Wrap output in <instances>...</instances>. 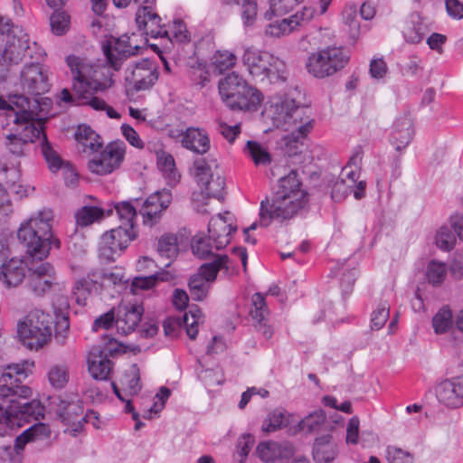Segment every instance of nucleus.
I'll return each instance as SVG.
<instances>
[{
    "label": "nucleus",
    "mask_w": 463,
    "mask_h": 463,
    "mask_svg": "<svg viewBox=\"0 0 463 463\" xmlns=\"http://www.w3.org/2000/svg\"><path fill=\"white\" fill-rule=\"evenodd\" d=\"M158 70L155 61L142 59L128 64L124 71V85L126 93L146 90L152 88L158 80Z\"/></svg>",
    "instance_id": "obj_13"
},
{
    "label": "nucleus",
    "mask_w": 463,
    "mask_h": 463,
    "mask_svg": "<svg viewBox=\"0 0 463 463\" xmlns=\"http://www.w3.org/2000/svg\"><path fill=\"white\" fill-rule=\"evenodd\" d=\"M57 284L56 270L51 263H34L28 269L27 287L33 295L43 297Z\"/></svg>",
    "instance_id": "obj_18"
},
{
    "label": "nucleus",
    "mask_w": 463,
    "mask_h": 463,
    "mask_svg": "<svg viewBox=\"0 0 463 463\" xmlns=\"http://www.w3.org/2000/svg\"><path fill=\"white\" fill-rule=\"evenodd\" d=\"M326 420V413L323 410H317L307 417L299 423V427L303 430L312 432L317 430Z\"/></svg>",
    "instance_id": "obj_60"
},
{
    "label": "nucleus",
    "mask_w": 463,
    "mask_h": 463,
    "mask_svg": "<svg viewBox=\"0 0 463 463\" xmlns=\"http://www.w3.org/2000/svg\"><path fill=\"white\" fill-rule=\"evenodd\" d=\"M41 136H43V155L46 160V163L48 164L49 169L55 173L58 170H61L68 161L62 160L60 155L51 146L43 131Z\"/></svg>",
    "instance_id": "obj_45"
},
{
    "label": "nucleus",
    "mask_w": 463,
    "mask_h": 463,
    "mask_svg": "<svg viewBox=\"0 0 463 463\" xmlns=\"http://www.w3.org/2000/svg\"><path fill=\"white\" fill-rule=\"evenodd\" d=\"M75 139L83 146V152L95 154L103 147L102 137L94 131L90 126L79 125L75 132Z\"/></svg>",
    "instance_id": "obj_34"
},
{
    "label": "nucleus",
    "mask_w": 463,
    "mask_h": 463,
    "mask_svg": "<svg viewBox=\"0 0 463 463\" xmlns=\"http://www.w3.org/2000/svg\"><path fill=\"white\" fill-rule=\"evenodd\" d=\"M245 150L256 165H266L271 161L269 152L255 141H248Z\"/></svg>",
    "instance_id": "obj_55"
},
{
    "label": "nucleus",
    "mask_w": 463,
    "mask_h": 463,
    "mask_svg": "<svg viewBox=\"0 0 463 463\" xmlns=\"http://www.w3.org/2000/svg\"><path fill=\"white\" fill-rule=\"evenodd\" d=\"M83 411V402L80 400H60L56 407V413L59 419L65 425H68L65 432H69L71 436L75 437L81 431Z\"/></svg>",
    "instance_id": "obj_22"
},
{
    "label": "nucleus",
    "mask_w": 463,
    "mask_h": 463,
    "mask_svg": "<svg viewBox=\"0 0 463 463\" xmlns=\"http://www.w3.org/2000/svg\"><path fill=\"white\" fill-rule=\"evenodd\" d=\"M70 334V321L68 316L63 314L56 316L54 341L59 345L67 343Z\"/></svg>",
    "instance_id": "obj_57"
},
{
    "label": "nucleus",
    "mask_w": 463,
    "mask_h": 463,
    "mask_svg": "<svg viewBox=\"0 0 463 463\" xmlns=\"http://www.w3.org/2000/svg\"><path fill=\"white\" fill-rule=\"evenodd\" d=\"M157 166L167 179L170 185L178 183L180 175L175 168V163L173 156L167 152L160 151L156 154Z\"/></svg>",
    "instance_id": "obj_40"
},
{
    "label": "nucleus",
    "mask_w": 463,
    "mask_h": 463,
    "mask_svg": "<svg viewBox=\"0 0 463 463\" xmlns=\"http://www.w3.org/2000/svg\"><path fill=\"white\" fill-rule=\"evenodd\" d=\"M168 274L156 273L145 277H136L131 283L130 290L133 294H138L140 290L149 289L155 286L157 280H167Z\"/></svg>",
    "instance_id": "obj_53"
},
{
    "label": "nucleus",
    "mask_w": 463,
    "mask_h": 463,
    "mask_svg": "<svg viewBox=\"0 0 463 463\" xmlns=\"http://www.w3.org/2000/svg\"><path fill=\"white\" fill-rule=\"evenodd\" d=\"M228 255H215L213 260L206 262L198 269V272L189 279V290L192 298L195 301L203 300L210 289V285L216 279L221 269L228 271L230 268Z\"/></svg>",
    "instance_id": "obj_12"
},
{
    "label": "nucleus",
    "mask_w": 463,
    "mask_h": 463,
    "mask_svg": "<svg viewBox=\"0 0 463 463\" xmlns=\"http://www.w3.org/2000/svg\"><path fill=\"white\" fill-rule=\"evenodd\" d=\"M307 202L308 194L302 189L298 172L291 170L288 175L279 178L271 201L267 199L260 203V223L261 227H267L271 220L292 219Z\"/></svg>",
    "instance_id": "obj_3"
},
{
    "label": "nucleus",
    "mask_w": 463,
    "mask_h": 463,
    "mask_svg": "<svg viewBox=\"0 0 463 463\" xmlns=\"http://www.w3.org/2000/svg\"><path fill=\"white\" fill-rule=\"evenodd\" d=\"M331 436L325 435L316 439L313 446V458L317 463H329L335 458V451L330 443Z\"/></svg>",
    "instance_id": "obj_37"
},
{
    "label": "nucleus",
    "mask_w": 463,
    "mask_h": 463,
    "mask_svg": "<svg viewBox=\"0 0 463 463\" xmlns=\"http://www.w3.org/2000/svg\"><path fill=\"white\" fill-rule=\"evenodd\" d=\"M52 105V99L46 97L31 101L20 94L11 95L8 99L0 96V111L12 112L14 116H38L39 113L47 112Z\"/></svg>",
    "instance_id": "obj_17"
},
{
    "label": "nucleus",
    "mask_w": 463,
    "mask_h": 463,
    "mask_svg": "<svg viewBox=\"0 0 463 463\" xmlns=\"http://www.w3.org/2000/svg\"><path fill=\"white\" fill-rule=\"evenodd\" d=\"M172 202V194L169 190L163 189L150 194L142 204L139 210L143 217V223L152 227L156 224Z\"/></svg>",
    "instance_id": "obj_21"
},
{
    "label": "nucleus",
    "mask_w": 463,
    "mask_h": 463,
    "mask_svg": "<svg viewBox=\"0 0 463 463\" xmlns=\"http://www.w3.org/2000/svg\"><path fill=\"white\" fill-rule=\"evenodd\" d=\"M237 56L234 52L228 50H219L214 52L211 59L212 65L222 73L235 66Z\"/></svg>",
    "instance_id": "obj_46"
},
{
    "label": "nucleus",
    "mask_w": 463,
    "mask_h": 463,
    "mask_svg": "<svg viewBox=\"0 0 463 463\" xmlns=\"http://www.w3.org/2000/svg\"><path fill=\"white\" fill-rule=\"evenodd\" d=\"M210 241V237L207 239L202 235H195L191 243L193 253L200 259L212 257L211 261L213 260L216 254L213 253L214 244L213 245Z\"/></svg>",
    "instance_id": "obj_50"
},
{
    "label": "nucleus",
    "mask_w": 463,
    "mask_h": 463,
    "mask_svg": "<svg viewBox=\"0 0 463 463\" xmlns=\"http://www.w3.org/2000/svg\"><path fill=\"white\" fill-rule=\"evenodd\" d=\"M167 37L171 43H185L190 42L191 36L185 24L180 19H175L168 29L163 28L162 37Z\"/></svg>",
    "instance_id": "obj_42"
},
{
    "label": "nucleus",
    "mask_w": 463,
    "mask_h": 463,
    "mask_svg": "<svg viewBox=\"0 0 463 463\" xmlns=\"http://www.w3.org/2000/svg\"><path fill=\"white\" fill-rule=\"evenodd\" d=\"M27 377L19 364H10L0 369V420L9 425H21L29 417L38 420L43 415V406L37 400L28 401L32 389L22 384Z\"/></svg>",
    "instance_id": "obj_2"
},
{
    "label": "nucleus",
    "mask_w": 463,
    "mask_h": 463,
    "mask_svg": "<svg viewBox=\"0 0 463 463\" xmlns=\"http://www.w3.org/2000/svg\"><path fill=\"white\" fill-rule=\"evenodd\" d=\"M279 442L275 441H263L260 442L256 449L259 458L267 463L274 462L279 459Z\"/></svg>",
    "instance_id": "obj_56"
},
{
    "label": "nucleus",
    "mask_w": 463,
    "mask_h": 463,
    "mask_svg": "<svg viewBox=\"0 0 463 463\" xmlns=\"http://www.w3.org/2000/svg\"><path fill=\"white\" fill-rule=\"evenodd\" d=\"M315 10L304 5L294 14L281 19L270 20L264 28V35L269 39H281L299 30L303 24L313 18Z\"/></svg>",
    "instance_id": "obj_16"
},
{
    "label": "nucleus",
    "mask_w": 463,
    "mask_h": 463,
    "mask_svg": "<svg viewBox=\"0 0 463 463\" xmlns=\"http://www.w3.org/2000/svg\"><path fill=\"white\" fill-rule=\"evenodd\" d=\"M224 187L225 180L221 172L201 186L203 193H205L208 197H214L217 199L223 198Z\"/></svg>",
    "instance_id": "obj_54"
},
{
    "label": "nucleus",
    "mask_w": 463,
    "mask_h": 463,
    "mask_svg": "<svg viewBox=\"0 0 463 463\" xmlns=\"http://www.w3.org/2000/svg\"><path fill=\"white\" fill-rule=\"evenodd\" d=\"M120 383L126 395L134 396L139 392L141 385L139 384V373L137 364H133L130 370L125 373Z\"/></svg>",
    "instance_id": "obj_48"
},
{
    "label": "nucleus",
    "mask_w": 463,
    "mask_h": 463,
    "mask_svg": "<svg viewBox=\"0 0 463 463\" xmlns=\"http://www.w3.org/2000/svg\"><path fill=\"white\" fill-rule=\"evenodd\" d=\"M237 230L236 226L229 223L227 220L219 214L212 218L208 224V232L210 240L214 243V249L221 250L231 241V236Z\"/></svg>",
    "instance_id": "obj_26"
},
{
    "label": "nucleus",
    "mask_w": 463,
    "mask_h": 463,
    "mask_svg": "<svg viewBox=\"0 0 463 463\" xmlns=\"http://www.w3.org/2000/svg\"><path fill=\"white\" fill-rule=\"evenodd\" d=\"M195 323V319H194L193 322H189L187 313H184L181 317H170L163 323L164 332L166 336L174 338L178 335L182 328H184L189 338L194 340L198 334Z\"/></svg>",
    "instance_id": "obj_32"
},
{
    "label": "nucleus",
    "mask_w": 463,
    "mask_h": 463,
    "mask_svg": "<svg viewBox=\"0 0 463 463\" xmlns=\"http://www.w3.org/2000/svg\"><path fill=\"white\" fill-rule=\"evenodd\" d=\"M126 145L122 141H112L103 146L88 162V169L92 174L106 175L119 168L124 161Z\"/></svg>",
    "instance_id": "obj_14"
},
{
    "label": "nucleus",
    "mask_w": 463,
    "mask_h": 463,
    "mask_svg": "<svg viewBox=\"0 0 463 463\" xmlns=\"http://www.w3.org/2000/svg\"><path fill=\"white\" fill-rule=\"evenodd\" d=\"M114 208L122 222V226L126 228L135 229V220L137 218V209L130 202L122 201L115 203Z\"/></svg>",
    "instance_id": "obj_44"
},
{
    "label": "nucleus",
    "mask_w": 463,
    "mask_h": 463,
    "mask_svg": "<svg viewBox=\"0 0 463 463\" xmlns=\"http://www.w3.org/2000/svg\"><path fill=\"white\" fill-rule=\"evenodd\" d=\"M220 172L218 161L212 155L207 157L197 158L194 162V178L200 186Z\"/></svg>",
    "instance_id": "obj_35"
},
{
    "label": "nucleus",
    "mask_w": 463,
    "mask_h": 463,
    "mask_svg": "<svg viewBox=\"0 0 463 463\" xmlns=\"http://www.w3.org/2000/svg\"><path fill=\"white\" fill-rule=\"evenodd\" d=\"M344 23L348 25L351 35L354 38L359 34L360 24L357 20V6L348 5L343 10Z\"/></svg>",
    "instance_id": "obj_59"
},
{
    "label": "nucleus",
    "mask_w": 463,
    "mask_h": 463,
    "mask_svg": "<svg viewBox=\"0 0 463 463\" xmlns=\"http://www.w3.org/2000/svg\"><path fill=\"white\" fill-rule=\"evenodd\" d=\"M138 8L136 14V22L142 33L149 35L152 38H161L163 27L161 18L155 12L153 5L155 4H144Z\"/></svg>",
    "instance_id": "obj_24"
},
{
    "label": "nucleus",
    "mask_w": 463,
    "mask_h": 463,
    "mask_svg": "<svg viewBox=\"0 0 463 463\" xmlns=\"http://www.w3.org/2000/svg\"><path fill=\"white\" fill-rule=\"evenodd\" d=\"M252 309L250 315L255 321V328L266 339H270L273 335V328L269 325V310L266 305L265 298L260 293H255L252 296Z\"/></svg>",
    "instance_id": "obj_28"
},
{
    "label": "nucleus",
    "mask_w": 463,
    "mask_h": 463,
    "mask_svg": "<svg viewBox=\"0 0 463 463\" xmlns=\"http://www.w3.org/2000/svg\"><path fill=\"white\" fill-rule=\"evenodd\" d=\"M390 317V307L386 302L381 303L373 312L371 318V327L373 330L381 329L387 322Z\"/></svg>",
    "instance_id": "obj_63"
},
{
    "label": "nucleus",
    "mask_w": 463,
    "mask_h": 463,
    "mask_svg": "<svg viewBox=\"0 0 463 463\" xmlns=\"http://www.w3.org/2000/svg\"><path fill=\"white\" fill-rule=\"evenodd\" d=\"M52 211L43 209L20 226L17 237L33 259L43 260L49 255L52 245L60 247V241L52 231Z\"/></svg>",
    "instance_id": "obj_4"
},
{
    "label": "nucleus",
    "mask_w": 463,
    "mask_h": 463,
    "mask_svg": "<svg viewBox=\"0 0 463 463\" xmlns=\"http://www.w3.org/2000/svg\"><path fill=\"white\" fill-rule=\"evenodd\" d=\"M414 127L411 118H397L392 125L391 144L397 152H402L411 142Z\"/></svg>",
    "instance_id": "obj_29"
},
{
    "label": "nucleus",
    "mask_w": 463,
    "mask_h": 463,
    "mask_svg": "<svg viewBox=\"0 0 463 463\" xmlns=\"http://www.w3.org/2000/svg\"><path fill=\"white\" fill-rule=\"evenodd\" d=\"M273 126L280 128L288 135L285 137V153L289 157H298L307 153V147L305 139L313 129L314 120L303 123L298 118H271Z\"/></svg>",
    "instance_id": "obj_11"
},
{
    "label": "nucleus",
    "mask_w": 463,
    "mask_h": 463,
    "mask_svg": "<svg viewBox=\"0 0 463 463\" xmlns=\"http://www.w3.org/2000/svg\"><path fill=\"white\" fill-rule=\"evenodd\" d=\"M455 242V234L449 228L442 227L438 231L436 244L439 249L449 251L453 249Z\"/></svg>",
    "instance_id": "obj_64"
},
{
    "label": "nucleus",
    "mask_w": 463,
    "mask_h": 463,
    "mask_svg": "<svg viewBox=\"0 0 463 463\" xmlns=\"http://www.w3.org/2000/svg\"><path fill=\"white\" fill-rule=\"evenodd\" d=\"M218 89L222 102L232 110L255 112L263 101L262 93L234 71L220 80Z\"/></svg>",
    "instance_id": "obj_6"
},
{
    "label": "nucleus",
    "mask_w": 463,
    "mask_h": 463,
    "mask_svg": "<svg viewBox=\"0 0 463 463\" xmlns=\"http://www.w3.org/2000/svg\"><path fill=\"white\" fill-rule=\"evenodd\" d=\"M301 109L299 104L288 95H274L265 102L262 116H292Z\"/></svg>",
    "instance_id": "obj_27"
},
{
    "label": "nucleus",
    "mask_w": 463,
    "mask_h": 463,
    "mask_svg": "<svg viewBox=\"0 0 463 463\" xmlns=\"http://www.w3.org/2000/svg\"><path fill=\"white\" fill-rule=\"evenodd\" d=\"M224 2L228 5L241 6V17L245 29L254 25L258 16L257 0H224Z\"/></svg>",
    "instance_id": "obj_38"
},
{
    "label": "nucleus",
    "mask_w": 463,
    "mask_h": 463,
    "mask_svg": "<svg viewBox=\"0 0 463 463\" xmlns=\"http://www.w3.org/2000/svg\"><path fill=\"white\" fill-rule=\"evenodd\" d=\"M182 146L196 154L203 155L210 149L207 133L198 128H188L181 139Z\"/></svg>",
    "instance_id": "obj_33"
},
{
    "label": "nucleus",
    "mask_w": 463,
    "mask_h": 463,
    "mask_svg": "<svg viewBox=\"0 0 463 463\" xmlns=\"http://www.w3.org/2000/svg\"><path fill=\"white\" fill-rule=\"evenodd\" d=\"M113 364L101 350H92L88 357V369L95 380L106 381L112 372Z\"/></svg>",
    "instance_id": "obj_31"
},
{
    "label": "nucleus",
    "mask_w": 463,
    "mask_h": 463,
    "mask_svg": "<svg viewBox=\"0 0 463 463\" xmlns=\"http://www.w3.org/2000/svg\"><path fill=\"white\" fill-rule=\"evenodd\" d=\"M144 307L142 305H120L117 310L116 326L122 335L132 333L141 321Z\"/></svg>",
    "instance_id": "obj_25"
},
{
    "label": "nucleus",
    "mask_w": 463,
    "mask_h": 463,
    "mask_svg": "<svg viewBox=\"0 0 463 463\" xmlns=\"http://www.w3.org/2000/svg\"><path fill=\"white\" fill-rule=\"evenodd\" d=\"M20 85L24 92L41 95L50 89L48 71L39 62L24 66L20 75Z\"/></svg>",
    "instance_id": "obj_19"
},
{
    "label": "nucleus",
    "mask_w": 463,
    "mask_h": 463,
    "mask_svg": "<svg viewBox=\"0 0 463 463\" xmlns=\"http://www.w3.org/2000/svg\"><path fill=\"white\" fill-rule=\"evenodd\" d=\"M157 251L161 258L172 260L177 256V238L174 234H164L158 240Z\"/></svg>",
    "instance_id": "obj_49"
},
{
    "label": "nucleus",
    "mask_w": 463,
    "mask_h": 463,
    "mask_svg": "<svg viewBox=\"0 0 463 463\" xmlns=\"http://www.w3.org/2000/svg\"><path fill=\"white\" fill-rule=\"evenodd\" d=\"M402 32L405 42L416 44L423 40L426 33V26L419 14H412L405 21Z\"/></svg>",
    "instance_id": "obj_36"
},
{
    "label": "nucleus",
    "mask_w": 463,
    "mask_h": 463,
    "mask_svg": "<svg viewBox=\"0 0 463 463\" xmlns=\"http://www.w3.org/2000/svg\"><path fill=\"white\" fill-rule=\"evenodd\" d=\"M15 425H9L6 421L0 420V458L4 461L9 460L14 462L20 460L21 452L24 450L25 445L32 442L29 431L26 430L15 438L14 444L12 446L10 430Z\"/></svg>",
    "instance_id": "obj_20"
},
{
    "label": "nucleus",
    "mask_w": 463,
    "mask_h": 463,
    "mask_svg": "<svg viewBox=\"0 0 463 463\" xmlns=\"http://www.w3.org/2000/svg\"><path fill=\"white\" fill-rule=\"evenodd\" d=\"M350 60L349 52L338 46H327L308 55L305 67L317 79L333 76L343 70Z\"/></svg>",
    "instance_id": "obj_8"
},
{
    "label": "nucleus",
    "mask_w": 463,
    "mask_h": 463,
    "mask_svg": "<svg viewBox=\"0 0 463 463\" xmlns=\"http://www.w3.org/2000/svg\"><path fill=\"white\" fill-rule=\"evenodd\" d=\"M50 24L52 32L55 35H63L70 29L71 16L65 11H55L50 17Z\"/></svg>",
    "instance_id": "obj_51"
},
{
    "label": "nucleus",
    "mask_w": 463,
    "mask_h": 463,
    "mask_svg": "<svg viewBox=\"0 0 463 463\" xmlns=\"http://www.w3.org/2000/svg\"><path fill=\"white\" fill-rule=\"evenodd\" d=\"M30 50L28 33L23 27L13 25L9 18L0 14V60L18 62ZM3 65L0 64V70ZM0 76V80H2Z\"/></svg>",
    "instance_id": "obj_9"
},
{
    "label": "nucleus",
    "mask_w": 463,
    "mask_h": 463,
    "mask_svg": "<svg viewBox=\"0 0 463 463\" xmlns=\"http://www.w3.org/2000/svg\"><path fill=\"white\" fill-rule=\"evenodd\" d=\"M241 62L249 75L256 81L283 84L288 77L286 61L272 52L253 45L243 48Z\"/></svg>",
    "instance_id": "obj_5"
},
{
    "label": "nucleus",
    "mask_w": 463,
    "mask_h": 463,
    "mask_svg": "<svg viewBox=\"0 0 463 463\" xmlns=\"http://www.w3.org/2000/svg\"><path fill=\"white\" fill-rule=\"evenodd\" d=\"M436 397L447 407L458 408L463 405V375L447 379L435 387Z\"/></svg>",
    "instance_id": "obj_23"
},
{
    "label": "nucleus",
    "mask_w": 463,
    "mask_h": 463,
    "mask_svg": "<svg viewBox=\"0 0 463 463\" xmlns=\"http://www.w3.org/2000/svg\"><path fill=\"white\" fill-rule=\"evenodd\" d=\"M254 437L250 434H243L237 441L234 457H238L240 463H244L253 444Z\"/></svg>",
    "instance_id": "obj_62"
},
{
    "label": "nucleus",
    "mask_w": 463,
    "mask_h": 463,
    "mask_svg": "<svg viewBox=\"0 0 463 463\" xmlns=\"http://www.w3.org/2000/svg\"><path fill=\"white\" fill-rule=\"evenodd\" d=\"M287 425L285 413L275 410L270 412L262 423V430L265 432H273Z\"/></svg>",
    "instance_id": "obj_58"
},
{
    "label": "nucleus",
    "mask_w": 463,
    "mask_h": 463,
    "mask_svg": "<svg viewBox=\"0 0 463 463\" xmlns=\"http://www.w3.org/2000/svg\"><path fill=\"white\" fill-rule=\"evenodd\" d=\"M137 232L122 225L105 232L99 241V257L107 262L114 261L136 240Z\"/></svg>",
    "instance_id": "obj_15"
},
{
    "label": "nucleus",
    "mask_w": 463,
    "mask_h": 463,
    "mask_svg": "<svg viewBox=\"0 0 463 463\" xmlns=\"http://www.w3.org/2000/svg\"><path fill=\"white\" fill-rule=\"evenodd\" d=\"M47 376L52 387L61 390L63 389L69 382V369L64 364H54L50 368Z\"/></svg>",
    "instance_id": "obj_47"
},
{
    "label": "nucleus",
    "mask_w": 463,
    "mask_h": 463,
    "mask_svg": "<svg viewBox=\"0 0 463 463\" xmlns=\"http://www.w3.org/2000/svg\"><path fill=\"white\" fill-rule=\"evenodd\" d=\"M111 210L107 212L110 215ZM106 216L105 211L97 206H83L75 214L76 222L80 226H89L94 222H99Z\"/></svg>",
    "instance_id": "obj_41"
},
{
    "label": "nucleus",
    "mask_w": 463,
    "mask_h": 463,
    "mask_svg": "<svg viewBox=\"0 0 463 463\" xmlns=\"http://www.w3.org/2000/svg\"><path fill=\"white\" fill-rule=\"evenodd\" d=\"M52 317L39 309L31 311L17 326L18 336L30 350H39L52 338Z\"/></svg>",
    "instance_id": "obj_7"
},
{
    "label": "nucleus",
    "mask_w": 463,
    "mask_h": 463,
    "mask_svg": "<svg viewBox=\"0 0 463 463\" xmlns=\"http://www.w3.org/2000/svg\"><path fill=\"white\" fill-rule=\"evenodd\" d=\"M97 284L98 280L90 278V275L79 279L73 288V294L76 296L77 302H80V298L85 299L87 295L97 288Z\"/></svg>",
    "instance_id": "obj_61"
},
{
    "label": "nucleus",
    "mask_w": 463,
    "mask_h": 463,
    "mask_svg": "<svg viewBox=\"0 0 463 463\" xmlns=\"http://www.w3.org/2000/svg\"><path fill=\"white\" fill-rule=\"evenodd\" d=\"M453 325V315L449 306H443L432 317V327L437 335L447 333Z\"/></svg>",
    "instance_id": "obj_43"
},
{
    "label": "nucleus",
    "mask_w": 463,
    "mask_h": 463,
    "mask_svg": "<svg viewBox=\"0 0 463 463\" xmlns=\"http://www.w3.org/2000/svg\"><path fill=\"white\" fill-rule=\"evenodd\" d=\"M50 118H14L12 132L7 135L6 146L15 156L24 154V146L41 137L44 124Z\"/></svg>",
    "instance_id": "obj_10"
},
{
    "label": "nucleus",
    "mask_w": 463,
    "mask_h": 463,
    "mask_svg": "<svg viewBox=\"0 0 463 463\" xmlns=\"http://www.w3.org/2000/svg\"><path fill=\"white\" fill-rule=\"evenodd\" d=\"M104 36L107 39L102 42L101 48L108 64L78 54L68 55L65 59L72 77L73 89L79 95L87 96L111 87L113 71L118 70L122 61L139 49V35L136 33L118 38Z\"/></svg>",
    "instance_id": "obj_1"
},
{
    "label": "nucleus",
    "mask_w": 463,
    "mask_h": 463,
    "mask_svg": "<svg viewBox=\"0 0 463 463\" xmlns=\"http://www.w3.org/2000/svg\"><path fill=\"white\" fill-rule=\"evenodd\" d=\"M428 282L434 287L440 286L447 277V267L444 263L431 260L427 267Z\"/></svg>",
    "instance_id": "obj_52"
},
{
    "label": "nucleus",
    "mask_w": 463,
    "mask_h": 463,
    "mask_svg": "<svg viewBox=\"0 0 463 463\" xmlns=\"http://www.w3.org/2000/svg\"><path fill=\"white\" fill-rule=\"evenodd\" d=\"M0 268L2 269L0 280L6 288L19 286L25 279L26 271L29 269L24 260L18 259H11L4 266H0Z\"/></svg>",
    "instance_id": "obj_30"
},
{
    "label": "nucleus",
    "mask_w": 463,
    "mask_h": 463,
    "mask_svg": "<svg viewBox=\"0 0 463 463\" xmlns=\"http://www.w3.org/2000/svg\"><path fill=\"white\" fill-rule=\"evenodd\" d=\"M299 4L297 0H267L268 8L262 16L266 21L289 14Z\"/></svg>",
    "instance_id": "obj_39"
}]
</instances>
